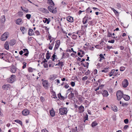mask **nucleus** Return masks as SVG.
I'll use <instances>...</instances> for the list:
<instances>
[{"label":"nucleus","mask_w":132,"mask_h":132,"mask_svg":"<svg viewBox=\"0 0 132 132\" xmlns=\"http://www.w3.org/2000/svg\"><path fill=\"white\" fill-rule=\"evenodd\" d=\"M50 80L51 81H54L55 83L58 84V76L57 75H51L49 78Z\"/></svg>","instance_id":"nucleus-1"},{"label":"nucleus","mask_w":132,"mask_h":132,"mask_svg":"<svg viewBox=\"0 0 132 132\" xmlns=\"http://www.w3.org/2000/svg\"><path fill=\"white\" fill-rule=\"evenodd\" d=\"M123 92L120 90H119L117 91L116 93V95L118 100H120L123 98Z\"/></svg>","instance_id":"nucleus-2"},{"label":"nucleus","mask_w":132,"mask_h":132,"mask_svg":"<svg viewBox=\"0 0 132 132\" xmlns=\"http://www.w3.org/2000/svg\"><path fill=\"white\" fill-rule=\"evenodd\" d=\"M67 112V109L66 108H61L59 109V112L61 115L65 114Z\"/></svg>","instance_id":"nucleus-3"},{"label":"nucleus","mask_w":132,"mask_h":132,"mask_svg":"<svg viewBox=\"0 0 132 132\" xmlns=\"http://www.w3.org/2000/svg\"><path fill=\"white\" fill-rule=\"evenodd\" d=\"M9 35V33L8 32H5L1 36V40L2 41L5 40L8 38Z\"/></svg>","instance_id":"nucleus-4"},{"label":"nucleus","mask_w":132,"mask_h":132,"mask_svg":"<svg viewBox=\"0 0 132 132\" xmlns=\"http://www.w3.org/2000/svg\"><path fill=\"white\" fill-rule=\"evenodd\" d=\"M16 80V76L14 75H12L11 77L7 79V81L8 82L12 83Z\"/></svg>","instance_id":"nucleus-5"},{"label":"nucleus","mask_w":132,"mask_h":132,"mask_svg":"<svg viewBox=\"0 0 132 132\" xmlns=\"http://www.w3.org/2000/svg\"><path fill=\"white\" fill-rule=\"evenodd\" d=\"M54 6H49L48 7V9L49 11L53 13H55L57 12L56 8L54 9Z\"/></svg>","instance_id":"nucleus-6"},{"label":"nucleus","mask_w":132,"mask_h":132,"mask_svg":"<svg viewBox=\"0 0 132 132\" xmlns=\"http://www.w3.org/2000/svg\"><path fill=\"white\" fill-rule=\"evenodd\" d=\"M11 87V86L9 84H4L3 86L2 87L3 89L5 90L10 89Z\"/></svg>","instance_id":"nucleus-7"},{"label":"nucleus","mask_w":132,"mask_h":132,"mask_svg":"<svg viewBox=\"0 0 132 132\" xmlns=\"http://www.w3.org/2000/svg\"><path fill=\"white\" fill-rule=\"evenodd\" d=\"M128 85V80L126 79H125L122 82V86L123 87L126 88L127 87Z\"/></svg>","instance_id":"nucleus-8"},{"label":"nucleus","mask_w":132,"mask_h":132,"mask_svg":"<svg viewBox=\"0 0 132 132\" xmlns=\"http://www.w3.org/2000/svg\"><path fill=\"white\" fill-rule=\"evenodd\" d=\"M68 97L70 100H73L75 99V95L74 93H72V91H71V93L69 95Z\"/></svg>","instance_id":"nucleus-9"},{"label":"nucleus","mask_w":132,"mask_h":132,"mask_svg":"<svg viewBox=\"0 0 132 132\" xmlns=\"http://www.w3.org/2000/svg\"><path fill=\"white\" fill-rule=\"evenodd\" d=\"M29 110L27 109H24L22 112V114L24 116H26L29 114Z\"/></svg>","instance_id":"nucleus-10"},{"label":"nucleus","mask_w":132,"mask_h":132,"mask_svg":"<svg viewBox=\"0 0 132 132\" xmlns=\"http://www.w3.org/2000/svg\"><path fill=\"white\" fill-rule=\"evenodd\" d=\"M20 29L21 31L22 32L23 34H24L27 32V29L26 28L24 27H21Z\"/></svg>","instance_id":"nucleus-11"},{"label":"nucleus","mask_w":132,"mask_h":132,"mask_svg":"<svg viewBox=\"0 0 132 132\" xmlns=\"http://www.w3.org/2000/svg\"><path fill=\"white\" fill-rule=\"evenodd\" d=\"M42 84L43 86L46 88H47L48 86V84L47 81L45 80L42 82Z\"/></svg>","instance_id":"nucleus-12"},{"label":"nucleus","mask_w":132,"mask_h":132,"mask_svg":"<svg viewBox=\"0 0 132 132\" xmlns=\"http://www.w3.org/2000/svg\"><path fill=\"white\" fill-rule=\"evenodd\" d=\"M101 93L104 97H107L109 95L108 91L105 90H104Z\"/></svg>","instance_id":"nucleus-13"},{"label":"nucleus","mask_w":132,"mask_h":132,"mask_svg":"<svg viewBox=\"0 0 132 132\" xmlns=\"http://www.w3.org/2000/svg\"><path fill=\"white\" fill-rule=\"evenodd\" d=\"M67 98L66 96L65 97L63 96H62L60 93L58 94V98L61 100H64L65 99Z\"/></svg>","instance_id":"nucleus-14"},{"label":"nucleus","mask_w":132,"mask_h":132,"mask_svg":"<svg viewBox=\"0 0 132 132\" xmlns=\"http://www.w3.org/2000/svg\"><path fill=\"white\" fill-rule=\"evenodd\" d=\"M34 32L33 30L32 29H29L28 30V35L30 36H32L34 35Z\"/></svg>","instance_id":"nucleus-15"},{"label":"nucleus","mask_w":132,"mask_h":132,"mask_svg":"<svg viewBox=\"0 0 132 132\" xmlns=\"http://www.w3.org/2000/svg\"><path fill=\"white\" fill-rule=\"evenodd\" d=\"M16 70V68L15 67L12 66L10 69V71L12 73H15Z\"/></svg>","instance_id":"nucleus-16"},{"label":"nucleus","mask_w":132,"mask_h":132,"mask_svg":"<svg viewBox=\"0 0 132 132\" xmlns=\"http://www.w3.org/2000/svg\"><path fill=\"white\" fill-rule=\"evenodd\" d=\"M16 43V40L15 39H12L9 42L10 45L11 46H13L15 45Z\"/></svg>","instance_id":"nucleus-17"},{"label":"nucleus","mask_w":132,"mask_h":132,"mask_svg":"<svg viewBox=\"0 0 132 132\" xmlns=\"http://www.w3.org/2000/svg\"><path fill=\"white\" fill-rule=\"evenodd\" d=\"M22 22V20L21 19H18L16 21V24L19 25H21Z\"/></svg>","instance_id":"nucleus-18"},{"label":"nucleus","mask_w":132,"mask_h":132,"mask_svg":"<svg viewBox=\"0 0 132 132\" xmlns=\"http://www.w3.org/2000/svg\"><path fill=\"white\" fill-rule=\"evenodd\" d=\"M9 42L6 41L4 45L5 48L7 50H8L9 49Z\"/></svg>","instance_id":"nucleus-19"},{"label":"nucleus","mask_w":132,"mask_h":132,"mask_svg":"<svg viewBox=\"0 0 132 132\" xmlns=\"http://www.w3.org/2000/svg\"><path fill=\"white\" fill-rule=\"evenodd\" d=\"M67 19L68 21L71 22H73V17L70 16H68L67 18Z\"/></svg>","instance_id":"nucleus-20"},{"label":"nucleus","mask_w":132,"mask_h":132,"mask_svg":"<svg viewBox=\"0 0 132 132\" xmlns=\"http://www.w3.org/2000/svg\"><path fill=\"white\" fill-rule=\"evenodd\" d=\"M123 98L126 101H128L129 100L130 98L129 96L125 94H124Z\"/></svg>","instance_id":"nucleus-21"},{"label":"nucleus","mask_w":132,"mask_h":132,"mask_svg":"<svg viewBox=\"0 0 132 132\" xmlns=\"http://www.w3.org/2000/svg\"><path fill=\"white\" fill-rule=\"evenodd\" d=\"M80 112H83L84 111V108L82 105H81L78 108Z\"/></svg>","instance_id":"nucleus-22"},{"label":"nucleus","mask_w":132,"mask_h":132,"mask_svg":"<svg viewBox=\"0 0 132 132\" xmlns=\"http://www.w3.org/2000/svg\"><path fill=\"white\" fill-rule=\"evenodd\" d=\"M88 17L87 18L86 16L84 17L83 19L82 22L84 24H85L87 22Z\"/></svg>","instance_id":"nucleus-23"},{"label":"nucleus","mask_w":132,"mask_h":132,"mask_svg":"<svg viewBox=\"0 0 132 132\" xmlns=\"http://www.w3.org/2000/svg\"><path fill=\"white\" fill-rule=\"evenodd\" d=\"M5 21V17L4 16H2L1 18V22L2 23H4Z\"/></svg>","instance_id":"nucleus-24"},{"label":"nucleus","mask_w":132,"mask_h":132,"mask_svg":"<svg viewBox=\"0 0 132 132\" xmlns=\"http://www.w3.org/2000/svg\"><path fill=\"white\" fill-rule=\"evenodd\" d=\"M44 22V23H47V24H48L50 21V19H48L47 18H45V19L43 21Z\"/></svg>","instance_id":"nucleus-25"},{"label":"nucleus","mask_w":132,"mask_h":132,"mask_svg":"<svg viewBox=\"0 0 132 132\" xmlns=\"http://www.w3.org/2000/svg\"><path fill=\"white\" fill-rule=\"evenodd\" d=\"M62 59H64L66 57H67L66 56H65V55H69V54L68 53H64L63 52H62Z\"/></svg>","instance_id":"nucleus-26"},{"label":"nucleus","mask_w":132,"mask_h":132,"mask_svg":"<svg viewBox=\"0 0 132 132\" xmlns=\"http://www.w3.org/2000/svg\"><path fill=\"white\" fill-rule=\"evenodd\" d=\"M50 113L51 116L52 117H53L54 116L55 114V113L54 111V110H50Z\"/></svg>","instance_id":"nucleus-27"},{"label":"nucleus","mask_w":132,"mask_h":132,"mask_svg":"<svg viewBox=\"0 0 132 132\" xmlns=\"http://www.w3.org/2000/svg\"><path fill=\"white\" fill-rule=\"evenodd\" d=\"M21 8L23 11L26 13H27L28 12L29 10L28 9L24 7L23 8L21 6Z\"/></svg>","instance_id":"nucleus-28"},{"label":"nucleus","mask_w":132,"mask_h":132,"mask_svg":"<svg viewBox=\"0 0 132 132\" xmlns=\"http://www.w3.org/2000/svg\"><path fill=\"white\" fill-rule=\"evenodd\" d=\"M48 3L51 6H54V4L52 0H48Z\"/></svg>","instance_id":"nucleus-29"},{"label":"nucleus","mask_w":132,"mask_h":132,"mask_svg":"<svg viewBox=\"0 0 132 132\" xmlns=\"http://www.w3.org/2000/svg\"><path fill=\"white\" fill-rule=\"evenodd\" d=\"M14 121L15 122H16L19 123L21 126H22V121L20 120H19L17 119V120H14Z\"/></svg>","instance_id":"nucleus-30"},{"label":"nucleus","mask_w":132,"mask_h":132,"mask_svg":"<svg viewBox=\"0 0 132 132\" xmlns=\"http://www.w3.org/2000/svg\"><path fill=\"white\" fill-rule=\"evenodd\" d=\"M97 125V123L95 121L93 122L91 124L92 126V127H94Z\"/></svg>","instance_id":"nucleus-31"},{"label":"nucleus","mask_w":132,"mask_h":132,"mask_svg":"<svg viewBox=\"0 0 132 132\" xmlns=\"http://www.w3.org/2000/svg\"><path fill=\"white\" fill-rule=\"evenodd\" d=\"M117 8L119 9H120L121 8V4L119 3H117L116 4Z\"/></svg>","instance_id":"nucleus-32"},{"label":"nucleus","mask_w":132,"mask_h":132,"mask_svg":"<svg viewBox=\"0 0 132 132\" xmlns=\"http://www.w3.org/2000/svg\"><path fill=\"white\" fill-rule=\"evenodd\" d=\"M42 11L43 12H44L45 13H48V10L42 8Z\"/></svg>","instance_id":"nucleus-33"},{"label":"nucleus","mask_w":132,"mask_h":132,"mask_svg":"<svg viewBox=\"0 0 132 132\" xmlns=\"http://www.w3.org/2000/svg\"><path fill=\"white\" fill-rule=\"evenodd\" d=\"M48 51H47V53H46V58L47 60H48L50 57V54L48 52Z\"/></svg>","instance_id":"nucleus-34"},{"label":"nucleus","mask_w":132,"mask_h":132,"mask_svg":"<svg viewBox=\"0 0 132 132\" xmlns=\"http://www.w3.org/2000/svg\"><path fill=\"white\" fill-rule=\"evenodd\" d=\"M110 8L116 14H117L118 13V12L116 11L112 7H110Z\"/></svg>","instance_id":"nucleus-35"},{"label":"nucleus","mask_w":132,"mask_h":132,"mask_svg":"<svg viewBox=\"0 0 132 132\" xmlns=\"http://www.w3.org/2000/svg\"><path fill=\"white\" fill-rule=\"evenodd\" d=\"M115 71V70L114 69H113L111 71L110 73V74H109V76L110 77L112 76L113 75V73H114Z\"/></svg>","instance_id":"nucleus-36"},{"label":"nucleus","mask_w":132,"mask_h":132,"mask_svg":"<svg viewBox=\"0 0 132 132\" xmlns=\"http://www.w3.org/2000/svg\"><path fill=\"white\" fill-rule=\"evenodd\" d=\"M112 110L114 111H117L118 110V109L117 106H114L112 107Z\"/></svg>","instance_id":"nucleus-37"},{"label":"nucleus","mask_w":132,"mask_h":132,"mask_svg":"<svg viewBox=\"0 0 132 132\" xmlns=\"http://www.w3.org/2000/svg\"><path fill=\"white\" fill-rule=\"evenodd\" d=\"M26 17L28 19H30L31 17V15L30 14H27L26 15Z\"/></svg>","instance_id":"nucleus-38"},{"label":"nucleus","mask_w":132,"mask_h":132,"mask_svg":"<svg viewBox=\"0 0 132 132\" xmlns=\"http://www.w3.org/2000/svg\"><path fill=\"white\" fill-rule=\"evenodd\" d=\"M34 69L31 67H29L28 69V71L30 72H33Z\"/></svg>","instance_id":"nucleus-39"},{"label":"nucleus","mask_w":132,"mask_h":132,"mask_svg":"<svg viewBox=\"0 0 132 132\" xmlns=\"http://www.w3.org/2000/svg\"><path fill=\"white\" fill-rule=\"evenodd\" d=\"M57 41H56V44L54 48V50H56L58 48V43H57Z\"/></svg>","instance_id":"nucleus-40"},{"label":"nucleus","mask_w":132,"mask_h":132,"mask_svg":"<svg viewBox=\"0 0 132 132\" xmlns=\"http://www.w3.org/2000/svg\"><path fill=\"white\" fill-rule=\"evenodd\" d=\"M55 52L54 54H53L52 56V57L53 58V59L52 60L53 61H54V60L55 59H56V57H56V55H55Z\"/></svg>","instance_id":"nucleus-41"},{"label":"nucleus","mask_w":132,"mask_h":132,"mask_svg":"<svg viewBox=\"0 0 132 132\" xmlns=\"http://www.w3.org/2000/svg\"><path fill=\"white\" fill-rule=\"evenodd\" d=\"M77 37V36L75 34H73L72 35V38L73 39H76Z\"/></svg>","instance_id":"nucleus-42"},{"label":"nucleus","mask_w":132,"mask_h":132,"mask_svg":"<svg viewBox=\"0 0 132 132\" xmlns=\"http://www.w3.org/2000/svg\"><path fill=\"white\" fill-rule=\"evenodd\" d=\"M74 52V53H72L71 54V55L73 57H75V56H76V52Z\"/></svg>","instance_id":"nucleus-43"},{"label":"nucleus","mask_w":132,"mask_h":132,"mask_svg":"<svg viewBox=\"0 0 132 132\" xmlns=\"http://www.w3.org/2000/svg\"><path fill=\"white\" fill-rule=\"evenodd\" d=\"M108 68H105L102 71V72H104L105 73H106L108 71Z\"/></svg>","instance_id":"nucleus-44"},{"label":"nucleus","mask_w":132,"mask_h":132,"mask_svg":"<svg viewBox=\"0 0 132 132\" xmlns=\"http://www.w3.org/2000/svg\"><path fill=\"white\" fill-rule=\"evenodd\" d=\"M125 68L123 67H121L120 68V70L121 71H123L125 69Z\"/></svg>","instance_id":"nucleus-45"},{"label":"nucleus","mask_w":132,"mask_h":132,"mask_svg":"<svg viewBox=\"0 0 132 132\" xmlns=\"http://www.w3.org/2000/svg\"><path fill=\"white\" fill-rule=\"evenodd\" d=\"M63 65V62H59L58 63V66L61 67Z\"/></svg>","instance_id":"nucleus-46"},{"label":"nucleus","mask_w":132,"mask_h":132,"mask_svg":"<svg viewBox=\"0 0 132 132\" xmlns=\"http://www.w3.org/2000/svg\"><path fill=\"white\" fill-rule=\"evenodd\" d=\"M70 84L72 87H74L75 85V82L73 81H71L70 82Z\"/></svg>","instance_id":"nucleus-47"},{"label":"nucleus","mask_w":132,"mask_h":132,"mask_svg":"<svg viewBox=\"0 0 132 132\" xmlns=\"http://www.w3.org/2000/svg\"><path fill=\"white\" fill-rule=\"evenodd\" d=\"M84 119H85V120H88V116L87 114L85 116L84 118Z\"/></svg>","instance_id":"nucleus-48"},{"label":"nucleus","mask_w":132,"mask_h":132,"mask_svg":"<svg viewBox=\"0 0 132 132\" xmlns=\"http://www.w3.org/2000/svg\"><path fill=\"white\" fill-rule=\"evenodd\" d=\"M112 34L108 32V33L107 36L109 37H112Z\"/></svg>","instance_id":"nucleus-49"},{"label":"nucleus","mask_w":132,"mask_h":132,"mask_svg":"<svg viewBox=\"0 0 132 132\" xmlns=\"http://www.w3.org/2000/svg\"><path fill=\"white\" fill-rule=\"evenodd\" d=\"M26 64H27L25 62H24L23 63V66H22V67L23 69H24L26 67Z\"/></svg>","instance_id":"nucleus-50"},{"label":"nucleus","mask_w":132,"mask_h":132,"mask_svg":"<svg viewBox=\"0 0 132 132\" xmlns=\"http://www.w3.org/2000/svg\"><path fill=\"white\" fill-rule=\"evenodd\" d=\"M4 54L3 53H0V58L3 59Z\"/></svg>","instance_id":"nucleus-51"},{"label":"nucleus","mask_w":132,"mask_h":132,"mask_svg":"<svg viewBox=\"0 0 132 132\" xmlns=\"http://www.w3.org/2000/svg\"><path fill=\"white\" fill-rule=\"evenodd\" d=\"M128 105V104L127 103H124L122 102V106H126Z\"/></svg>","instance_id":"nucleus-52"},{"label":"nucleus","mask_w":132,"mask_h":132,"mask_svg":"<svg viewBox=\"0 0 132 132\" xmlns=\"http://www.w3.org/2000/svg\"><path fill=\"white\" fill-rule=\"evenodd\" d=\"M114 39L111 40H109L108 41V43H113L114 42Z\"/></svg>","instance_id":"nucleus-53"},{"label":"nucleus","mask_w":132,"mask_h":132,"mask_svg":"<svg viewBox=\"0 0 132 132\" xmlns=\"http://www.w3.org/2000/svg\"><path fill=\"white\" fill-rule=\"evenodd\" d=\"M35 33L37 36L39 35H40L39 32L38 30L36 31Z\"/></svg>","instance_id":"nucleus-54"},{"label":"nucleus","mask_w":132,"mask_h":132,"mask_svg":"<svg viewBox=\"0 0 132 132\" xmlns=\"http://www.w3.org/2000/svg\"><path fill=\"white\" fill-rule=\"evenodd\" d=\"M90 10V8L89 7L86 9V13H89V11Z\"/></svg>","instance_id":"nucleus-55"},{"label":"nucleus","mask_w":132,"mask_h":132,"mask_svg":"<svg viewBox=\"0 0 132 132\" xmlns=\"http://www.w3.org/2000/svg\"><path fill=\"white\" fill-rule=\"evenodd\" d=\"M88 77L87 76H85L82 78V80L84 81H85L87 80L88 79Z\"/></svg>","instance_id":"nucleus-56"},{"label":"nucleus","mask_w":132,"mask_h":132,"mask_svg":"<svg viewBox=\"0 0 132 132\" xmlns=\"http://www.w3.org/2000/svg\"><path fill=\"white\" fill-rule=\"evenodd\" d=\"M128 119H126L124 120V122L126 124L128 123Z\"/></svg>","instance_id":"nucleus-57"},{"label":"nucleus","mask_w":132,"mask_h":132,"mask_svg":"<svg viewBox=\"0 0 132 132\" xmlns=\"http://www.w3.org/2000/svg\"><path fill=\"white\" fill-rule=\"evenodd\" d=\"M44 66L45 68H47L48 67V64L46 63H45L44 64Z\"/></svg>","instance_id":"nucleus-58"},{"label":"nucleus","mask_w":132,"mask_h":132,"mask_svg":"<svg viewBox=\"0 0 132 132\" xmlns=\"http://www.w3.org/2000/svg\"><path fill=\"white\" fill-rule=\"evenodd\" d=\"M90 72L89 70H88L87 72L85 73V74L86 76L88 75L90 73Z\"/></svg>","instance_id":"nucleus-59"},{"label":"nucleus","mask_w":132,"mask_h":132,"mask_svg":"<svg viewBox=\"0 0 132 132\" xmlns=\"http://www.w3.org/2000/svg\"><path fill=\"white\" fill-rule=\"evenodd\" d=\"M99 56H100V57L102 59H104V57L102 54H100Z\"/></svg>","instance_id":"nucleus-60"},{"label":"nucleus","mask_w":132,"mask_h":132,"mask_svg":"<svg viewBox=\"0 0 132 132\" xmlns=\"http://www.w3.org/2000/svg\"><path fill=\"white\" fill-rule=\"evenodd\" d=\"M69 87V86L68 84H66L64 85V87L66 89H67Z\"/></svg>","instance_id":"nucleus-61"},{"label":"nucleus","mask_w":132,"mask_h":132,"mask_svg":"<svg viewBox=\"0 0 132 132\" xmlns=\"http://www.w3.org/2000/svg\"><path fill=\"white\" fill-rule=\"evenodd\" d=\"M97 70L96 69H95L94 71V75H96L97 73Z\"/></svg>","instance_id":"nucleus-62"},{"label":"nucleus","mask_w":132,"mask_h":132,"mask_svg":"<svg viewBox=\"0 0 132 132\" xmlns=\"http://www.w3.org/2000/svg\"><path fill=\"white\" fill-rule=\"evenodd\" d=\"M23 50L24 51V53H25V52L26 53V52H28V49L26 48L23 49Z\"/></svg>","instance_id":"nucleus-63"},{"label":"nucleus","mask_w":132,"mask_h":132,"mask_svg":"<svg viewBox=\"0 0 132 132\" xmlns=\"http://www.w3.org/2000/svg\"><path fill=\"white\" fill-rule=\"evenodd\" d=\"M42 132H48V131L46 129H43L42 130Z\"/></svg>","instance_id":"nucleus-64"}]
</instances>
